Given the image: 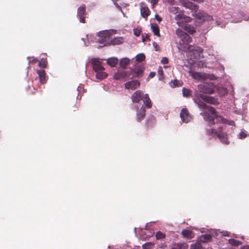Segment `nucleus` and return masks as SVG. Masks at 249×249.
Listing matches in <instances>:
<instances>
[{"mask_svg": "<svg viewBox=\"0 0 249 249\" xmlns=\"http://www.w3.org/2000/svg\"><path fill=\"white\" fill-rule=\"evenodd\" d=\"M161 63L162 64H167L168 63V59L166 57H163L161 60Z\"/></svg>", "mask_w": 249, "mask_h": 249, "instance_id": "46", "label": "nucleus"}, {"mask_svg": "<svg viewBox=\"0 0 249 249\" xmlns=\"http://www.w3.org/2000/svg\"><path fill=\"white\" fill-rule=\"evenodd\" d=\"M182 235L186 238L188 239H191L194 237V234L190 230H183L182 232Z\"/></svg>", "mask_w": 249, "mask_h": 249, "instance_id": "22", "label": "nucleus"}, {"mask_svg": "<svg viewBox=\"0 0 249 249\" xmlns=\"http://www.w3.org/2000/svg\"><path fill=\"white\" fill-rule=\"evenodd\" d=\"M115 34V31L111 30H105L100 31L98 33V42L100 45L99 47L109 45L111 36Z\"/></svg>", "mask_w": 249, "mask_h": 249, "instance_id": "4", "label": "nucleus"}, {"mask_svg": "<svg viewBox=\"0 0 249 249\" xmlns=\"http://www.w3.org/2000/svg\"><path fill=\"white\" fill-rule=\"evenodd\" d=\"M233 123V122H231L230 123V124H232Z\"/></svg>", "mask_w": 249, "mask_h": 249, "instance_id": "53", "label": "nucleus"}, {"mask_svg": "<svg viewBox=\"0 0 249 249\" xmlns=\"http://www.w3.org/2000/svg\"><path fill=\"white\" fill-rule=\"evenodd\" d=\"M190 248L191 249H203L201 245L198 242L191 245Z\"/></svg>", "mask_w": 249, "mask_h": 249, "instance_id": "32", "label": "nucleus"}, {"mask_svg": "<svg viewBox=\"0 0 249 249\" xmlns=\"http://www.w3.org/2000/svg\"><path fill=\"white\" fill-rule=\"evenodd\" d=\"M175 18L177 21V24L180 27H183L182 23L183 22H189L191 21V18L190 17H186L181 13H179L176 15Z\"/></svg>", "mask_w": 249, "mask_h": 249, "instance_id": "5", "label": "nucleus"}, {"mask_svg": "<svg viewBox=\"0 0 249 249\" xmlns=\"http://www.w3.org/2000/svg\"><path fill=\"white\" fill-rule=\"evenodd\" d=\"M119 5L121 6V9H119V10L121 11L122 13H123V16L125 17L124 14L123 13L121 8H122V7H126L128 6V4L121 2L119 3Z\"/></svg>", "mask_w": 249, "mask_h": 249, "instance_id": "40", "label": "nucleus"}, {"mask_svg": "<svg viewBox=\"0 0 249 249\" xmlns=\"http://www.w3.org/2000/svg\"><path fill=\"white\" fill-rule=\"evenodd\" d=\"M227 129V126L223 124L219 126L217 129H209L207 130V133L213 136H217L221 142L227 144L229 143L226 133L224 132Z\"/></svg>", "mask_w": 249, "mask_h": 249, "instance_id": "3", "label": "nucleus"}, {"mask_svg": "<svg viewBox=\"0 0 249 249\" xmlns=\"http://www.w3.org/2000/svg\"><path fill=\"white\" fill-rule=\"evenodd\" d=\"M153 234V232H150V234L148 235L149 236H151Z\"/></svg>", "mask_w": 249, "mask_h": 249, "instance_id": "51", "label": "nucleus"}, {"mask_svg": "<svg viewBox=\"0 0 249 249\" xmlns=\"http://www.w3.org/2000/svg\"><path fill=\"white\" fill-rule=\"evenodd\" d=\"M145 59V55L143 53H140L136 56V60L137 62H140Z\"/></svg>", "mask_w": 249, "mask_h": 249, "instance_id": "31", "label": "nucleus"}, {"mask_svg": "<svg viewBox=\"0 0 249 249\" xmlns=\"http://www.w3.org/2000/svg\"><path fill=\"white\" fill-rule=\"evenodd\" d=\"M155 18L159 22H160L162 20L161 18H160L159 15H155Z\"/></svg>", "mask_w": 249, "mask_h": 249, "instance_id": "48", "label": "nucleus"}, {"mask_svg": "<svg viewBox=\"0 0 249 249\" xmlns=\"http://www.w3.org/2000/svg\"><path fill=\"white\" fill-rule=\"evenodd\" d=\"M120 0H112L114 5L117 8H118V9H121V6L119 5V3H118V1Z\"/></svg>", "mask_w": 249, "mask_h": 249, "instance_id": "44", "label": "nucleus"}, {"mask_svg": "<svg viewBox=\"0 0 249 249\" xmlns=\"http://www.w3.org/2000/svg\"><path fill=\"white\" fill-rule=\"evenodd\" d=\"M207 103L213 105L218 104V101L212 97L202 94L196 95L194 98V102L197 105L199 108L201 109H205L206 111L201 112L200 114L203 117L204 120L210 124H213L215 122L225 123L226 120L222 117H218L214 109L210 106H208L200 99Z\"/></svg>", "mask_w": 249, "mask_h": 249, "instance_id": "1", "label": "nucleus"}, {"mask_svg": "<svg viewBox=\"0 0 249 249\" xmlns=\"http://www.w3.org/2000/svg\"><path fill=\"white\" fill-rule=\"evenodd\" d=\"M124 42V39L122 37H116L110 40L109 45H119Z\"/></svg>", "mask_w": 249, "mask_h": 249, "instance_id": "17", "label": "nucleus"}, {"mask_svg": "<svg viewBox=\"0 0 249 249\" xmlns=\"http://www.w3.org/2000/svg\"><path fill=\"white\" fill-rule=\"evenodd\" d=\"M229 242L231 245L233 246H238L242 244V243L238 240L231 239L229 240Z\"/></svg>", "mask_w": 249, "mask_h": 249, "instance_id": "29", "label": "nucleus"}, {"mask_svg": "<svg viewBox=\"0 0 249 249\" xmlns=\"http://www.w3.org/2000/svg\"><path fill=\"white\" fill-rule=\"evenodd\" d=\"M247 136V134L245 132H241L238 135V137L240 139H243L246 138Z\"/></svg>", "mask_w": 249, "mask_h": 249, "instance_id": "43", "label": "nucleus"}, {"mask_svg": "<svg viewBox=\"0 0 249 249\" xmlns=\"http://www.w3.org/2000/svg\"><path fill=\"white\" fill-rule=\"evenodd\" d=\"M198 89L200 92L206 94H212L213 93V86L212 84H206L205 85H199Z\"/></svg>", "mask_w": 249, "mask_h": 249, "instance_id": "7", "label": "nucleus"}, {"mask_svg": "<svg viewBox=\"0 0 249 249\" xmlns=\"http://www.w3.org/2000/svg\"><path fill=\"white\" fill-rule=\"evenodd\" d=\"M130 72L128 71H119L114 75V78L116 80H120L123 78L128 77Z\"/></svg>", "mask_w": 249, "mask_h": 249, "instance_id": "11", "label": "nucleus"}, {"mask_svg": "<svg viewBox=\"0 0 249 249\" xmlns=\"http://www.w3.org/2000/svg\"><path fill=\"white\" fill-rule=\"evenodd\" d=\"M182 27L184 28V30L186 31H187V32L191 34H193L195 32V28L191 26L190 25H187L184 27L183 26Z\"/></svg>", "mask_w": 249, "mask_h": 249, "instance_id": "27", "label": "nucleus"}, {"mask_svg": "<svg viewBox=\"0 0 249 249\" xmlns=\"http://www.w3.org/2000/svg\"><path fill=\"white\" fill-rule=\"evenodd\" d=\"M143 94L142 91L137 90L131 96V99L133 103H138L143 99Z\"/></svg>", "mask_w": 249, "mask_h": 249, "instance_id": "12", "label": "nucleus"}, {"mask_svg": "<svg viewBox=\"0 0 249 249\" xmlns=\"http://www.w3.org/2000/svg\"><path fill=\"white\" fill-rule=\"evenodd\" d=\"M178 8L174 6L171 7L169 9V11L171 13L174 14H176L178 13Z\"/></svg>", "mask_w": 249, "mask_h": 249, "instance_id": "39", "label": "nucleus"}, {"mask_svg": "<svg viewBox=\"0 0 249 249\" xmlns=\"http://www.w3.org/2000/svg\"><path fill=\"white\" fill-rule=\"evenodd\" d=\"M195 51L196 52V53L194 54L193 58H197L198 56H200V53L202 52V49L200 47H197Z\"/></svg>", "mask_w": 249, "mask_h": 249, "instance_id": "35", "label": "nucleus"}, {"mask_svg": "<svg viewBox=\"0 0 249 249\" xmlns=\"http://www.w3.org/2000/svg\"><path fill=\"white\" fill-rule=\"evenodd\" d=\"M96 72V77L100 80H103L107 77V74L104 71H95Z\"/></svg>", "mask_w": 249, "mask_h": 249, "instance_id": "24", "label": "nucleus"}, {"mask_svg": "<svg viewBox=\"0 0 249 249\" xmlns=\"http://www.w3.org/2000/svg\"><path fill=\"white\" fill-rule=\"evenodd\" d=\"M183 5L186 8L191 9L193 11L192 15L197 18L203 20H211L213 17L206 14L203 11H197L198 7L197 5L189 1H185L182 3Z\"/></svg>", "mask_w": 249, "mask_h": 249, "instance_id": "2", "label": "nucleus"}, {"mask_svg": "<svg viewBox=\"0 0 249 249\" xmlns=\"http://www.w3.org/2000/svg\"><path fill=\"white\" fill-rule=\"evenodd\" d=\"M158 74L160 75H162L163 74V71H162V68L161 67H160L159 68V69H158Z\"/></svg>", "mask_w": 249, "mask_h": 249, "instance_id": "47", "label": "nucleus"}, {"mask_svg": "<svg viewBox=\"0 0 249 249\" xmlns=\"http://www.w3.org/2000/svg\"><path fill=\"white\" fill-rule=\"evenodd\" d=\"M134 34L136 36H139L141 33V30L139 28H135L133 30Z\"/></svg>", "mask_w": 249, "mask_h": 249, "instance_id": "38", "label": "nucleus"}, {"mask_svg": "<svg viewBox=\"0 0 249 249\" xmlns=\"http://www.w3.org/2000/svg\"><path fill=\"white\" fill-rule=\"evenodd\" d=\"M140 85V82L138 80H133L126 82L124 86L125 88L127 89L132 90L138 89Z\"/></svg>", "mask_w": 249, "mask_h": 249, "instance_id": "10", "label": "nucleus"}, {"mask_svg": "<svg viewBox=\"0 0 249 249\" xmlns=\"http://www.w3.org/2000/svg\"><path fill=\"white\" fill-rule=\"evenodd\" d=\"M183 41H186L187 42L189 43L192 41V38L186 34L183 39H182Z\"/></svg>", "mask_w": 249, "mask_h": 249, "instance_id": "42", "label": "nucleus"}, {"mask_svg": "<svg viewBox=\"0 0 249 249\" xmlns=\"http://www.w3.org/2000/svg\"><path fill=\"white\" fill-rule=\"evenodd\" d=\"M213 232H214V234H213V236H215L216 237H218L219 235V234L221 235V236H229V233L227 231H220L219 230H213Z\"/></svg>", "mask_w": 249, "mask_h": 249, "instance_id": "23", "label": "nucleus"}, {"mask_svg": "<svg viewBox=\"0 0 249 249\" xmlns=\"http://www.w3.org/2000/svg\"><path fill=\"white\" fill-rule=\"evenodd\" d=\"M164 237V235L160 231H158L156 234V238L158 239H161Z\"/></svg>", "mask_w": 249, "mask_h": 249, "instance_id": "41", "label": "nucleus"}, {"mask_svg": "<svg viewBox=\"0 0 249 249\" xmlns=\"http://www.w3.org/2000/svg\"><path fill=\"white\" fill-rule=\"evenodd\" d=\"M148 1L152 4V8H154L155 5L158 2L159 0H148Z\"/></svg>", "mask_w": 249, "mask_h": 249, "instance_id": "45", "label": "nucleus"}, {"mask_svg": "<svg viewBox=\"0 0 249 249\" xmlns=\"http://www.w3.org/2000/svg\"><path fill=\"white\" fill-rule=\"evenodd\" d=\"M37 73L39 77L40 82L42 84H44L46 82V73L44 70H38Z\"/></svg>", "mask_w": 249, "mask_h": 249, "instance_id": "15", "label": "nucleus"}, {"mask_svg": "<svg viewBox=\"0 0 249 249\" xmlns=\"http://www.w3.org/2000/svg\"><path fill=\"white\" fill-rule=\"evenodd\" d=\"M38 65L40 67L45 68L47 66V61L46 59H42L39 61Z\"/></svg>", "mask_w": 249, "mask_h": 249, "instance_id": "36", "label": "nucleus"}, {"mask_svg": "<svg viewBox=\"0 0 249 249\" xmlns=\"http://www.w3.org/2000/svg\"><path fill=\"white\" fill-rule=\"evenodd\" d=\"M151 29L155 36H160L159 27L157 24L155 23L151 24Z\"/></svg>", "mask_w": 249, "mask_h": 249, "instance_id": "21", "label": "nucleus"}, {"mask_svg": "<svg viewBox=\"0 0 249 249\" xmlns=\"http://www.w3.org/2000/svg\"><path fill=\"white\" fill-rule=\"evenodd\" d=\"M93 69L95 71H104L105 68L101 65V62L98 58H93L91 60Z\"/></svg>", "mask_w": 249, "mask_h": 249, "instance_id": "9", "label": "nucleus"}, {"mask_svg": "<svg viewBox=\"0 0 249 249\" xmlns=\"http://www.w3.org/2000/svg\"><path fill=\"white\" fill-rule=\"evenodd\" d=\"M176 34L177 36L181 39H183L186 35V33H184L181 29H178L176 30Z\"/></svg>", "mask_w": 249, "mask_h": 249, "instance_id": "28", "label": "nucleus"}, {"mask_svg": "<svg viewBox=\"0 0 249 249\" xmlns=\"http://www.w3.org/2000/svg\"><path fill=\"white\" fill-rule=\"evenodd\" d=\"M167 67H168V66H164V68H167Z\"/></svg>", "mask_w": 249, "mask_h": 249, "instance_id": "52", "label": "nucleus"}, {"mask_svg": "<svg viewBox=\"0 0 249 249\" xmlns=\"http://www.w3.org/2000/svg\"><path fill=\"white\" fill-rule=\"evenodd\" d=\"M145 115V110L143 106L141 107L137 113V119L138 121H140L144 118Z\"/></svg>", "mask_w": 249, "mask_h": 249, "instance_id": "18", "label": "nucleus"}, {"mask_svg": "<svg viewBox=\"0 0 249 249\" xmlns=\"http://www.w3.org/2000/svg\"><path fill=\"white\" fill-rule=\"evenodd\" d=\"M180 117L182 121L185 123H189L192 119V117L186 108L181 109Z\"/></svg>", "mask_w": 249, "mask_h": 249, "instance_id": "8", "label": "nucleus"}, {"mask_svg": "<svg viewBox=\"0 0 249 249\" xmlns=\"http://www.w3.org/2000/svg\"><path fill=\"white\" fill-rule=\"evenodd\" d=\"M190 75L195 79L199 80L204 78L203 75L197 72L189 71Z\"/></svg>", "mask_w": 249, "mask_h": 249, "instance_id": "19", "label": "nucleus"}, {"mask_svg": "<svg viewBox=\"0 0 249 249\" xmlns=\"http://www.w3.org/2000/svg\"><path fill=\"white\" fill-rule=\"evenodd\" d=\"M143 101L146 107L148 108L151 107L152 104L147 94L143 95Z\"/></svg>", "mask_w": 249, "mask_h": 249, "instance_id": "20", "label": "nucleus"}, {"mask_svg": "<svg viewBox=\"0 0 249 249\" xmlns=\"http://www.w3.org/2000/svg\"><path fill=\"white\" fill-rule=\"evenodd\" d=\"M86 13V9L84 6H81L78 9L77 15L80 18V21L82 23H85V15Z\"/></svg>", "mask_w": 249, "mask_h": 249, "instance_id": "13", "label": "nucleus"}, {"mask_svg": "<svg viewBox=\"0 0 249 249\" xmlns=\"http://www.w3.org/2000/svg\"><path fill=\"white\" fill-rule=\"evenodd\" d=\"M155 73L152 72L149 74V76L151 77H153L155 76Z\"/></svg>", "mask_w": 249, "mask_h": 249, "instance_id": "50", "label": "nucleus"}, {"mask_svg": "<svg viewBox=\"0 0 249 249\" xmlns=\"http://www.w3.org/2000/svg\"><path fill=\"white\" fill-rule=\"evenodd\" d=\"M171 87H180L181 86V82L178 80H175L170 83Z\"/></svg>", "mask_w": 249, "mask_h": 249, "instance_id": "30", "label": "nucleus"}, {"mask_svg": "<svg viewBox=\"0 0 249 249\" xmlns=\"http://www.w3.org/2000/svg\"><path fill=\"white\" fill-rule=\"evenodd\" d=\"M221 88V89H220V87H218V92L220 95H224L227 92V89L225 88L222 87V86Z\"/></svg>", "mask_w": 249, "mask_h": 249, "instance_id": "37", "label": "nucleus"}, {"mask_svg": "<svg viewBox=\"0 0 249 249\" xmlns=\"http://www.w3.org/2000/svg\"><path fill=\"white\" fill-rule=\"evenodd\" d=\"M187 247L188 246L186 244H178L175 245L174 247L171 249H186Z\"/></svg>", "mask_w": 249, "mask_h": 249, "instance_id": "26", "label": "nucleus"}, {"mask_svg": "<svg viewBox=\"0 0 249 249\" xmlns=\"http://www.w3.org/2000/svg\"><path fill=\"white\" fill-rule=\"evenodd\" d=\"M118 62V60L117 58L115 57L109 58L107 60V64L111 67H115Z\"/></svg>", "mask_w": 249, "mask_h": 249, "instance_id": "16", "label": "nucleus"}, {"mask_svg": "<svg viewBox=\"0 0 249 249\" xmlns=\"http://www.w3.org/2000/svg\"><path fill=\"white\" fill-rule=\"evenodd\" d=\"M154 244L151 242L146 243L142 245L143 249H151L153 248Z\"/></svg>", "mask_w": 249, "mask_h": 249, "instance_id": "34", "label": "nucleus"}, {"mask_svg": "<svg viewBox=\"0 0 249 249\" xmlns=\"http://www.w3.org/2000/svg\"><path fill=\"white\" fill-rule=\"evenodd\" d=\"M141 15L144 18H147L150 15L151 11L146 4L141 2L140 4Z\"/></svg>", "mask_w": 249, "mask_h": 249, "instance_id": "6", "label": "nucleus"}, {"mask_svg": "<svg viewBox=\"0 0 249 249\" xmlns=\"http://www.w3.org/2000/svg\"><path fill=\"white\" fill-rule=\"evenodd\" d=\"M241 249H249V246H244L241 247Z\"/></svg>", "mask_w": 249, "mask_h": 249, "instance_id": "49", "label": "nucleus"}, {"mask_svg": "<svg viewBox=\"0 0 249 249\" xmlns=\"http://www.w3.org/2000/svg\"><path fill=\"white\" fill-rule=\"evenodd\" d=\"M212 240V236L210 234H204L200 236L197 240L198 242L206 243L211 241Z\"/></svg>", "mask_w": 249, "mask_h": 249, "instance_id": "14", "label": "nucleus"}, {"mask_svg": "<svg viewBox=\"0 0 249 249\" xmlns=\"http://www.w3.org/2000/svg\"><path fill=\"white\" fill-rule=\"evenodd\" d=\"M130 62V60L129 58L125 57L121 59L120 61V65L121 67L125 68L126 67Z\"/></svg>", "mask_w": 249, "mask_h": 249, "instance_id": "25", "label": "nucleus"}, {"mask_svg": "<svg viewBox=\"0 0 249 249\" xmlns=\"http://www.w3.org/2000/svg\"><path fill=\"white\" fill-rule=\"evenodd\" d=\"M182 94L183 96L188 97L191 95V90L186 88H183Z\"/></svg>", "mask_w": 249, "mask_h": 249, "instance_id": "33", "label": "nucleus"}]
</instances>
